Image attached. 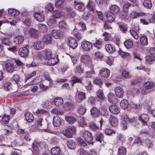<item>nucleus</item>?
I'll list each match as a JSON object with an SVG mask.
<instances>
[{
	"label": "nucleus",
	"mask_w": 155,
	"mask_h": 155,
	"mask_svg": "<svg viewBox=\"0 0 155 155\" xmlns=\"http://www.w3.org/2000/svg\"><path fill=\"white\" fill-rule=\"evenodd\" d=\"M76 128L73 126H70L66 128L65 130L62 131L64 135L67 137L70 138L72 137L73 135L76 133Z\"/></svg>",
	"instance_id": "f257e3e1"
},
{
	"label": "nucleus",
	"mask_w": 155,
	"mask_h": 155,
	"mask_svg": "<svg viewBox=\"0 0 155 155\" xmlns=\"http://www.w3.org/2000/svg\"><path fill=\"white\" fill-rule=\"evenodd\" d=\"M137 118V117H134L131 119H130L127 115H125L124 118V120L123 121L121 125L123 129L125 130L127 129V123L126 122H128L130 124H131L136 121Z\"/></svg>",
	"instance_id": "f03ea898"
},
{
	"label": "nucleus",
	"mask_w": 155,
	"mask_h": 155,
	"mask_svg": "<svg viewBox=\"0 0 155 155\" xmlns=\"http://www.w3.org/2000/svg\"><path fill=\"white\" fill-rule=\"evenodd\" d=\"M41 55L44 59H48L54 56L52 52L50 50L45 49L41 53Z\"/></svg>",
	"instance_id": "7ed1b4c3"
},
{
	"label": "nucleus",
	"mask_w": 155,
	"mask_h": 155,
	"mask_svg": "<svg viewBox=\"0 0 155 155\" xmlns=\"http://www.w3.org/2000/svg\"><path fill=\"white\" fill-rule=\"evenodd\" d=\"M68 41L69 45L71 48L74 49L77 47L78 42L74 38L72 37H70L68 38Z\"/></svg>",
	"instance_id": "20e7f679"
},
{
	"label": "nucleus",
	"mask_w": 155,
	"mask_h": 155,
	"mask_svg": "<svg viewBox=\"0 0 155 155\" xmlns=\"http://www.w3.org/2000/svg\"><path fill=\"white\" fill-rule=\"evenodd\" d=\"M4 71L9 73H12L15 71V67L13 64L8 63L5 64Z\"/></svg>",
	"instance_id": "39448f33"
},
{
	"label": "nucleus",
	"mask_w": 155,
	"mask_h": 155,
	"mask_svg": "<svg viewBox=\"0 0 155 155\" xmlns=\"http://www.w3.org/2000/svg\"><path fill=\"white\" fill-rule=\"evenodd\" d=\"M64 32L61 30H53L51 32V35L56 39H59L62 37Z\"/></svg>",
	"instance_id": "423d86ee"
},
{
	"label": "nucleus",
	"mask_w": 155,
	"mask_h": 155,
	"mask_svg": "<svg viewBox=\"0 0 155 155\" xmlns=\"http://www.w3.org/2000/svg\"><path fill=\"white\" fill-rule=\"evenodd\" d=\"M18 54L21 57H25L27 56L29 54V51L26 47L21 48L19 50Z\"/></svg>",
	"instance_id": "0eeeda50"
},
{
	"label": "nucleus",
	"mask_w": 155,
	"mask_h": 155,
	"mask_svg": "<svg viewBox=\"0 0 155 155\" xmlns=\"http://www.w3.org/2000/svg\"><path fill=\"white\" fill-rule=\"evenodd\" d=\"M81 46L83 49L86 51H89L92 47V44L87 41H83L81 43Z\"/></svg>",
	"instance_id": "6e6552de"
},
{
	"label": "nucleus",
	"mask_w": 155,
	"mask_h": 155,
	"mask_svg": "<svg viewBox=\"0 0 155 155\" xmlns=\"http://www.w3.org/2000/svg\"><path fill=\"white\" fill-rule=\"evenodd\" d=\"M34 18L37 21L40 22L44 21L45 19V17L44 14L42 12H37L33 15Z\"/></svg>",
	"instance_id": "1a4fd4ad"
},
{
	"label": "nucleus",
	"mask_w": 155,
	"mask_h": 155,
	"mask_svg": "<svg viewBox=\"0 0 155 155\" xmlns=\"http://www.w3.org/2000/svg\"><path fill=\"white\" fill-rule=\"evenodd\" d=\"M83 137L87 143L91 142L93 140L92 134L88 131H85L84 133Z\"/></svg>",
	"instance_id": "9d476101"
},
{
	"label": "nucleus",
	"mask_w": 155,
	"mask_h": 155,
	"mask_svg": "<svg viewBox=\"0 0 155 155\" xmlns=\"http://www.w3.org/2000/svg\"><path fill=\"white\" fill-rule=\"evenodd\" d=\"M110 112L114 114H117L120 112V108L115 105H111L109 107Z\"/></svg>",
	"instance_id": "9b49d317"
},
{
	"label": "nucleus",
	"mask_w": 155,
	"mask_h": 155,
	"mask_svg": "<svg viewBox=\"0 0 155 155\" xmlns=\"http://www.w3.org/2000/svg\"><path fill=\"white\" fill-rule=\"evenodd\" d=\"M148 117L146 114H142L138 117V119L141 122L143 125H147V122L148 120Z\"/></svg>",
	"instance_id": "f8f14e48"
},
{
	"label": "nucleus",
	"mask_w": 155,
	"mask_h": 155,
	"mask_svg": "<svg viewBox=\"0 0 155 155\" xmlns=\"http://www.w3.org/2000/svg\"><path fill=\"white\" fill-rule=\"evenodd\" d=\"M48 60L47 63L49 66H53L55 65L59 61L58 57L54 56Z\"/></svg>",
	"instance_id": "ddd939ff"
},
{
	"label": "nucleus",
	"mask_w": 155,
	"mask_h": 155,
	"mask_svg": "<svg viewBox=\"0 0 155 155\" xmlns=\"http://www.w3.org/2000/svg\"><path fill=\"white\" fill-rule=\"evenodd\" d=\"M91 115L94 118H96L100 115V110L95 107H93L90 110Z\"/></svg>",
	"instance_id": "4468645a"
},
{
	"label": "nucleus",
	"mask_w": 155,
	"mask_h": 155,
	"mask_svg": "<svg viewBox=\"0 0 155 155\" xmlns=\"http://www.w3.org/2000/svg\"><path fill=\"white\" fill-rule=\"evenodd\" d=\"M74 3L75 8L76 9L80 11H82L84 10L83 4L82 2L76 0L74 1Z\"/></svg>",
	"instance_id": "2eb2a0df"
},
{
	"label": "nucleus",
	"mask_w": 155,
	"mask_h": 155,
	"mask_svg": "<svg viewBox=\"0 0 155 155\" xmlns=\"http://www.w3.org/2000/svg\"><path fill=\"white\" fill-rule=\"evenodd\" d=\"M44 43L41 41H37L34 44V48L37 50L43 49L45 46Z\"/></svg>",
	"instance_id": "dca6fc26"
},
{
	"label": "nucleus",
	"mask_w": 155,
	"mask_h": 155,
	"mask_svg": "<svg viewBox=\"0 0 155 155\" xmlns=\"http://www.w3.org/2000/svg\"><path fill=\"white\" fill-rule=\"evenodd\" d=\"M110 12L114 14H118L120 11V8L116 5H112L110 7Z\"/></svg>",
	"instance_id": "f3484780"
},
{
	"label": "nucleus",
	"mask_w": 155,
	"mask_h": 155,
	"mask_svg": "<svg viewBox=\"0 0 155 155\" xmlns=\"http://www.w3.org/2000/svg\"><path fill=\"white\" fill-rule=\"evenodd\" d=\"M115 92L116 95L119 98H122L123 96L124 91L123 89L118 87L115 89Z\"/></svg>",
	"instance_id": "a211bd4d"
},
{
	"label": "nucleus",
	"mask_w": 155,
	"mask_h": 155,
	"mask_svg": "<svg viewBox=\"0 0 155 155\" xmlns=\"http://www.w3.org/2000/svg\"><path fill=\"white\" fill-rule=\"evenodd\" d=\"M106 16L108 21L109 22L113 21L115 18V14L109 12H107Z\"/></svg>",
	"instance_id": "6ab92c4d"
},
{
	"label": "nucleus",
	"mask_w": 155,
	"mask_h": 155,
	"mask_svg": "<svg viewBox=\"0 0 155 155\" xmlns=\"http://www.w3.org/2000/svg\"><path fill=\"white\" fill-rule=\"evenodd\" d=\"M66 10L68 15L71 18H73L76 15L74 11L70 6H68L67 7Z\"/></svg>",
	"instance_id": "aec40b11"
},
{
	"label": "nucleus",
	"mask_w": 155,
	"mask_h": 155,
	"mask_svg": "<svg viewBox=\"0 0 155 155\" xmlns=\"http://www.w3.org/2000/svg\"><path fill=\"white\" fill-rule=\"evenodd\" d=\"M61 120L60 118L58 116L54 117L53 119V124L54 126L58 127L60 126Z\"/></svg>",
	"instance_id": "412c9836"
},
{
	"label": "nucleus",
	"mask_w": 155,
	"mask_h": 155,
	"mask_svg": "<svg viewBox=\"0 0 155 155\" xmlns=\"http://www.w3.org/2000/svg\"><path fill=\"white\" fill-rule=\"evenodd\" d=\"M145 15L143 12L137 13L135 11H133L130 14V17L133 18H135L138 17H141Z\"/></svg>",
	"instance_id": "4be33fe9"
},
{
	"label": "nucleus",
	"mask_w": 155,
	"mask_h": 155,
	"mask_svg": "<svg viewBox=\"0 0 155 155\" xmlns=\"http://www.w3.org/2000/svg\"><path fill=\"white\" fill-rule=\"evenodd\" d=\"M25 117L26 120L29 122H31L33 120L34 117L33 115L30 112H27L25 114Z\"/></svg>",
	"instance_id": "5701e85b"
},
{
	"label": "nucleus",
	"mask_w": 155,
	"mask_h": 155,
	"mask_svg": "<svg viewBox=\"0 0 155 155\" xmlns=\"http://www.w3.org/2000/svg\"><path fill=\"white\" fill-rule=\"evenodd\" d=\"M52 38L50 35H45L43 38V41L46 44H50L52 41Z\"/></svg>",
	"instance_id": "b1692460"
},
{
	"label": "nucleus",
	"mask_w": 155,
	"mask_h": 155,
	"mask_svg": "<svg viewBox=\"0 0 155 155\" xmlns=\"http://www.w3.org/2000/svg\"><path fill=\"white\" fill-rule=\"evenodd\" d=\"M65 119L68 123L70 124H74L77 121V119L75 117L70 116H65Z\"/></svg>",
	"instance_id": "393cba45"
},
{
	"label": "nucleus",
	"mask_w": 155,
	"mask_h": 155,
	"mask_svg": "<svg viewBox=\"0 0 155 155\" xmlns=\"http://www.w3.org/2000/svg\"><path fill=\"white\" fill-rule=\"evenodd\" d=\"M100 74L102 77L105 78L108 77L110 75L109 70L106 68L103 69L101 71Z\"/></svg>",
	"instance_id": "a878e982"
},
{
	"label": "nucleus",
	"mask_w": 155,
	"mask_h": 155,
	"mask_svg": "<svg viewBox=\"0 0 155 155\" xmlns=\"http://www.w3.org/2000/svg\"><path fill=\"white\" fill-rule=\"evenodd\" d=\"M24 40V37L22 36H18L13 38L14 42L16 44H21Z\"/></svg>",
	"instance_id": "bb28decb"
},
{
	"label": "nucleus",
	"mask_w": 155,
	"mask_h": 155,
	"mask_svg": "<svg viewBox=\"0 0 155 155\" xmlns=\"http://www.w3.org/2000/svg\"><path fill=\"white\" fill-rule=\"evenodd\" d=\"M105 48L106 51L109 53H113L114 52L115 48L111 44H107L105 46Z\"/></svg>",
	"instance_id": "cd10ccee"
},
{
	"label": "nucleus",
	"mask_w": 155,
	"mask_h": 155,
	"mask_svg": "<svg viewBox=\"0 0 155 155\" xmlns=\"http://www.w3.org/2000/svg\"><path fill=\"white\" fill-rule=\"evenodd\" d=\"M32 151L33 153L35 155H38L40 153L39 149L36 145L35 143L32 144Z\"/></svg>",
	"instance_id": "c85d7f7f"
},
{
	"label": "nucleus",
	"mask_w": 155,
	"mask_h": 155,
	"mask_svg": "<svg viewBox=\"0 0 155 155\" xmlns=\"http://www.w3.org/2000/svg\"><path fill=\"white\" fill-rule=\"evenodd\" d=\"M51 153L52 155H59L61 153L60 149L58 147H54L51 149Z\"/></svg>",
	"instance_id": "c756f323"
},
{
	"label": "nucleus",
	"mask_w": 155,
	"mask_h": 155,
	"mask_svg": "<svg viewBox=\"0 0 155 155\" xmlns=\"http://www.w3.org/2000/svg\"><path fill=\"white\" fill-rule=\"evenodd\" d=\"M109 120L111 124L113 126H116L118 124V120L115 117H111L110 118Z\"/></svg>",
	"instance_id": "7c9ffc66"
},
{
	"label": "nucleus",
	"mask_w": 155,
	"mask_h": 155,
	"mask_svg": "<svg viewBox=\"0 0 155 155\" xmlns=\"http://www.w3.org/2000/svg\"><path fill=\"white\" fill-rule=\"evenodd\" d=\"M68 147L71 149H74L76 147L75 141L71 140H68L67 143Z\"/></svg>",
	"instance_id": "2f4dec72"
},
{
	"label": "nucleus",
	"mask_w": 155,
	"mask_h": 155,
	"mask_svg": "<svg viewBox=\"0 0 155 155\" xmlns=\"http://www.w3.org/2000/svg\"><path fill=\"white\" fill-rule=\"evenodd\" d=\"M99 110L100 114L104 116H106L108 114V112L104 105L101 106Z\"/></svg>",
	"instance_id": "473e14b6"
},
{
	"label": "nucleus",
	"mask_w": 155,
	"mask_h": 155,
	"mask_svg": "<svg viewBox=\"0 0 155 155\" xmlns=\"http://www.w3.org/2000/svg\"><path fill=\"white\" fill-rule=\"evenodd\" d=\"M64 101L61 97H58L55 98L54 101V105L58 106H61L63 103Z\"/></svg>",
	"instance_id": "72a5a7b5"
},
{
	"label": "nucleus",
	"mask_w": 155,
	"mask_h": 155,
	"mask_svg": "<svg viewBox=\"0 0 155 155\" xmlns=\"http://www.w3.org/2000/svg\"><path fill=\"white\" fill-rule=\"evenodd\" d=\"M125 46L127 49L131 48L133 45V41L130 39L126 40L124 43Z\"/></svg>",
	"instance_id": "f704fd0d"
},
{
	"label": "nucleus",
	"mask_w": 155,
	"mask_h": 155,
	"mask_svg": "<svg viewBox=\"0 0 155 155\" xmlns=\"http://www.w3.org/2000/svg\"><path fill=\"white\" fill-rule=\"evenodd\" d=\"M29 32L32 37L37 38L39 35V32L37 30H29Z\"/></svg>",
	"instance_id": "c9c22d12"
},
{
	"label": "nucleus",
	"mask_w": 155,
	"mask_h": 155,
	"mask_svg": "<svg viewBox=\"0 0 155 155\" xmlns=\"http://www.w3.org/2000/svg\"><path fill=\"white\" fill-rule=\"evenodd\" d=\"M4 82L5 90L6 91H9L11 88L10 82L8 81V79H5Z\"/></svg>",
	"instance_id": "e433bc0d"
},
{
	"label": "nucleus",
	"mask_w": 155,
	"mask_h": 155,
	"mask_svg": "<svg viewBox=\"0 0 155 155\" xmlns=\"http://www.w3.org/2000/svg\"><path fill=\"white\" fill-rule=\"evenodd\" d=\"M128 102L127 100H123L122 101L120 104L121 107L123 109H126L128 106Z\"/></svg>",
	"instance_id": "4c0bfd02"
},
{
	"label": "nucleus",
	"mask_w": 155,
	"mask_h": 155,
	"mask_svg": "<svg viewBox=\"0 0 155 155\" xmlns=\"http://www.w3.org/2000/svg\"><path fill=\"white\" fill-rule=\"evenodd\" d=\"M144 86L146 90H149L153 87L154 83L152 82L148 81L145 83Z\"/></svg>",
	"instance_id": "58836bf2"
},
{
	"label": "nucleus",
	"mask_w": 155,
	"mask_h": 155,
	"mask_svg": "<svg viewBox=\"0 0 155 155\" xmlns=\"http://www.w3.org/2000/svg\"><path fill=\"white\" fill-rule=\"evenodd\" d=\"M97 95L98 98L101 100H103L105 98L102 91L99 90L97 92Z\"/></svg>",
	"instance_id": "ea45409f"
},
{
	"label": "nucleus",
	"mask_w": 155,
	"mask_h": 155,
	"mask_svg": "<svg viewBox=\"0 0 155 155\" xmlns=\"http://www.w3.org/2000/svg\"><path fill=\"white\" fill-rule=\"evenodd\" d=\"M143 4L144 7L147 8H150L152 5L150 0H145Z\"/></svg>",
	"instance_id": "a19ab883"
},
{
	"label": "nucleus",
	"mask_w": 155,
	"mask_h": 155,
	"mask_svg": "<svg viewBox=\"0 0 155 155\" xmlns=\"http://www.w3.org/2000/svg\"><path fill=\"white\" fill-rule=\"evenodd\" d=\"M78 111L80 114L83 115L86 112V109L85 107L82 106H81L78 107Z\"/></svg>",
	"instance_id": "79ce46f5"
},
{
	"label": "nucleus",
	"mask_w": 155,
	"mask_h": 155,
	"mask_svg": "<svg viewBox=\"0 0 155 155\" xmlns=\"http://www.w3.org/2000/svg\"><path fill=\"white\" fill-rule=\"evenodd\" d=\"M78 98L80 101L85 100L86 98L85 93L82 91L78 92Z\"/></svg>",
	"instance_id": "37998d69"
},
{
	"label": "nucleus",
	"mask_w": 155,
	"mask_h": 155,
	"mask_svg": "<svg viewBox=\"0 0 155 155\" xmlns=\"http://www.w3.org/2000/svg\"><path fill=\"white\" fill-rule=\"evenodd\" d=\"M51 113L56 115H61L63 114L64 112L63 110H60L59 109L58 110L54 108L51 111Z\"/></svg>",
	"instance_id": "c03bdc74"
},
{
	"label": "nucleus",
	"mask_w": 155,
	"mask_h": 155,
	"mask_svg": "<svg viewBox=\"0 0 155 155\" xmlns=\"http://www.w3.org/2000/svg\"><path fill=\"white\" fill-rule=\"evenodd\" d=\"M94 3L91 1H89L87 5V8L90 11L94 12Z\"/></svg>",
	"instance_id": "a18cd8bd"
},
{
	"label": "nucleus",
	"mask_w": 155,
	"mask_h": 155,
	"mask_svg": "<svg viewBox=\"0 0 155 155\" xmlns=\"http://www.w3.org/2000/svg\"><path fill=\"white\" fill-rule=\"evenodd\" d=\"M102 42L99 39L97 40L96 42L93 44L94 46L98 49H100L102 46Z\"/></svg>",
	"instance_id": "49530a36"
},
{
	"label": "nucleus",
	"mask_w": 155,
	"mask_h": 155,
	"mask_svg": "<svg viewBox=\"0 0 155 155\" xmlns=\"http://www.w3.org/2000/svg\"><path fill=\"white\" fill-rule=\"evenodd\" d=\"M48 123L46 121L44 120L39 127L42 130H46L48 128Z\"/></svg>",
	"instance_id": "de8ad7c7"
},
{
	"label": "nucleus",
	"mask_w": 155,
	"mask_h": 155,
	"mask_svg": "<svg viewBox=\"0 0 155 155\" xmlns=\"http://www.w3.org/2000/svg\"><path fill=\"white\" fill-rule=\"evenodd\" d=\"M140 41L142 44L144 45H147L148 41L147 37L145 36H143L140 38Z\"/></svg>",
	"instance_id": "09e8293b"
},
{
	"label": "nucleus",
	"mask_w": 155,
	"mask_h": 155,
	"mask_svg": "<svg viewBox=\"0 0 155 155\" xmlns=\"http://www.w3.org/2000/svg\"><path fill=\"white\" fill-rule=\"evenodd\" d=\"M71 82L72 83V86L73 84L76 83H81L82 80L81 79L75 76L71 78Z\"/></svg>",
	"instance_id": "8fccbe9b"
},
{
	"label": "nucleus",
	"mask_w": 155,
	"mask_h": 155,
	"mask_svg": "<svg viewBox=\"0 0 155 155\" xmlns=\"http://www.w3.org/2000/svg\"><path fill=\"white\" fill-rule=\"evenodd\" d=\"M155 59V57L152 54H149L146 57V60L149 62L153 61Z\"/></svg>",
	"instance_id": "3c124183"
},
{
	"label": "nucleus",
	"mask_w": 155,
	"mask_h": 155,
	"mask_svg": "<svg viewBox=\"0 0 155 155\" xmlns=\"http://www.w3.org/2000/svg\"><path fill=\"white\" fill-rule=\"evenodd\" d=\"M53 16L56 18H60L62 15L61 12L58 10H56L53 13Z\"/></svg>",
	"instance_id": "603ef678"
},
{
	"label": "nucleus",
	"mask_w": 155,
	"mask_h": 155,
	"mask_svg": "<svg viewBox=\"0 0 155 155\" xmlns=\"http://www.w3.org/2000/svg\"><path fill=\"white\" fill-rule=\"evenodd\" d=\"M90 59V57L88 55H82L81 58V60L82 62L85 63L88 61Z\"/></svg>",
	"instance_id": "864d4df0"
},
{
	"label": "nucleus",
	"mask_w": 155,
	"mask_h": 155,
	"mask_svg": "<svg viewBox=\"0 0 155 155\" xmlns=\"http://www.w3.org/2000/svg\"><path fill=\"white\" fill-rule=\"evenodd\" d=\"M89 127L90 128L94 131H95L97 130L98 127L97 126L93 123H91L89 124Z\"/></svg>",
	"instance_id": "5fc2aeb1"
},
{
	"label": "nucleus",
	"mask_w": 155,
	"mask_h": 155,
	"mask_svg": "<svg viewBox=\"0 0 155 155\" xmlns=\"http://www.w3.org/2000/svg\"><path fill=\"white\" fill-rule=\"evenodd\" d=\"M94 74V71L93 69H91L90 71H86L84 73V76L85 78H91V75Z\"/></svg>",
	"instance_id": "6e6d98bb"
},
{
	"label": "nucleus",
	"mask_w": 155,
	"mask_h": 155,
	"mask_svg": "<svg viewBox=\"0 0 155 155\" xmlns=\"http://www.w3.org/2000/svg\"><path fill=\"white\" fill-rule=\"evenodd\" d=\"M59 26L60 28L65 29L67 28L68 26L64 21H62L59 22Z\"/></svg>",
	"instance_id": "4d7b16f0"
},
{
	"label": "nucleus",
	"mask_w": 155,
	"mask_h": 155,
	"mask_svg": "<svg viewBox=\"0 0 155 155\" xmlns=\"http://www.w3.org/2000/svg\"><path fill=\"white\" fill-rule=\"evenodd\" d=\"M77 142L79 144L83 147L87 146V143L80 137L77 138Z\"/></svg>",
	"instance_id": "13d9d810"
},
{
	"label": "nucleus",
	"mask_w": 155,
	"mask_h": 155,
	"mask_svg": "<svg viewBox=\"0 0 155 155\" xmlns=\"http://www.w3.org/2000/svg\"><path fill=\"white\" fill-rule=\"evenodd\" d=\"M84 85L85 86V87L87 90H90L92 88V85L90 81H89L86 82L84 83Z\"/></svg>",
	"instance_id": "bf43d9fd"
},
{
	"label": "nucleus",
	"mask_w": 155,
	"mask_h": 155,
	"mask_svg": "<svg viewBox=\"0 0 155 155\" xmlns=\"http://www.w3.org/2000/svg\"><path fill=\"white\" fill-rule=\"evenodd\" d=\"M105 134L108 135H110L112 134H115V131L109 128H106L105 130Z\"/></svg>",
	"instance_id": "052dcab7"
},
{
	"label": "nucleus",
	"mask_w": 155,
	"mask_h": 155,
	"mask_svg": "<svg viewBox=\"0 0 155 155\" xmlns=\"http://www.w3.org/2000/svg\"><path fill=\"white\" fill-rule=\"evenodd\" d=\"M130 32L133 37L135 39H137L138 36L137 32L134 30H130Z\"/></svg>",
	"instance_id": "680f3d73"
},
{
	"label": "nucleus",
	"mask_w": 155,
	"mask_h": 155,
	"mask_svg": "<svg viewBox=\"0 0 155 155\" xmlns=\"http://www.w3.org/2000/svg\"><path fill=\"white\" fill-rule=\"evenodd\" d=\"M20 78L18 75L15 74L13 75L12 78V80L14 81L15 82L17 83L19 81Z\"/></svg>",
	"instance_id": "e2e57ef3"
},
{
	"label": "nucleus",
	"mask_w": 155,
	"mask_h": 155,
	"mask_svg": "<svg viewBox=\"0 0 155 155\" xmlns=\"http://www.w3.org/2000/svg\"><path fill=\"white\" fill-rule=\"evenodd\" d=\"M136 92L137 93H140L143 95H146L147 94V92L142 87H140L136 91Z\"/></svg>",
	"instance_id": "0e129e2a"
},
{
	"label": "nucleus",
	"mask_w": 155,
	"mask_h": 155,
	"mask_svg": "<svg viewBox=\"0 0 155 155\" xmlns=\"http://www.w3.org/2000/svg\"><path fill=\"white\" fill-rule=\"evenodd\" d=\"M118 53L119 55L123 58H126L129 55L128 53L123 52L121 49L119 50Z\"/></svg>",
	"instance_id": "69168bd1"
},
{
	"label": "nucleus",
	"mask_w": 155,
	"mask_h": 155,
	"mask_svg": "<svg viewBox=\"0 0 155 155\" xmlns=\"http://www.w3.org/2000/svg\"><path fill=\"white\" fill-rule=\"evenodd\" d=\"M10 116L9 115L3 116L2 117V121L5 124L7 123L9 120Z\"/></svg>",
	"instance_id": "338daca9"
},
{
	"label": "nucleus",
	"mask_w": 155,
	"mask_h": 155,
	"mask_svg": "<svg viewBox=\"0 0 155 155\" xmlns=\"http://www.w3.org/2000/svg\"><path fill=\"white\" fill-rule=\"evenodd\" d=\"M86 153V151L82 148L79 149L77 152L78 155H85Z\"/></svg>",
	"instance_id": "774afa93"
}]
</instances>
